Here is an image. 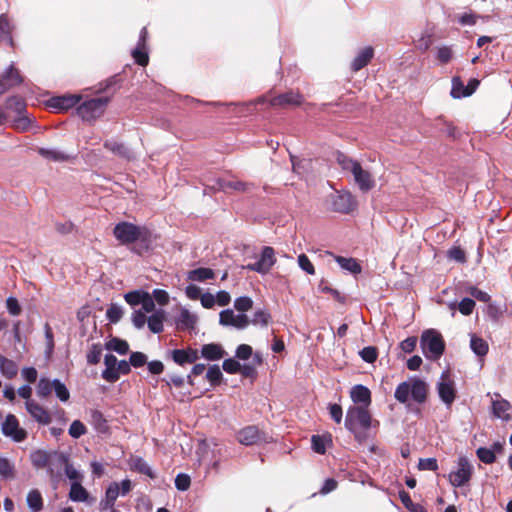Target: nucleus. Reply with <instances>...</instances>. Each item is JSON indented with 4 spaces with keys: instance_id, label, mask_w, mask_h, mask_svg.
<instances>
[{
    "instance_id": "c756f323",
    "label": "nucleus",
    "mask_w": 512,
    "mask_h": 512,
    "mask_svg": "<svg viewBox=\"0 0 512 512\" xmlns=\"http://www.w3.org/2000/svg\"><path fill=\"white\" fill-rule=\"evenodd\" d=\"M0 373L7 379H13L18 373V365L3 355H0Z\"/></svg>"
},
{
    "instance_id": "f8f14e48",
    "label": "nucleus",
    "mask_w": 512,
    "mask_h": 512,
    "mask_svg": "<svg viewBox=\"0 0 512 512\" xmlns=\"http://www.w3.org/2000/svg\"><path fill=\"white\" fill-rule=\"evenodd\" d=\"M438 395L442 402L450 407L455 400L456 391L453 381L449 378L447 373H442L437 383Z\"/></svg>"
},
{
    "instance_id": "9d476101",
    "label": "nucleus",
    "mask_w": 512,
    "mask_h": 512,
    "mask_svg": "<svg viewBox=\"0 0 512 512\" xmlns=\"http://www.w3.org/2000/svg\"><path fill=\"white\" fill-rule=\"evenodd\" d=\"M473 472V467L465 457L458 460L457 470L450 472L449 482L454 487H461L469 482Z\"/></svg>"
},
{
    "instance_id": "9b49d317",
    "label": "nucleus",
    "mask_w": 512,
    "mask_h": 512,
    "mask_svg": "<svg viewBox=\"0 0 512 512\" xmlns=\"http://www.w3.org/2000/svg\"><path fill=\"white\" fill-rule=\"evenodd\" d=\"M219 323L222 326H231L243 330L249 326L250 320L244 313L235 314L232 309H225L219 314Z\"/></svg>"
},
{
    "instance_id": "680f3d73",
    "label": "nucleus",
    "mask_w": 512,
    "mask_h": 512,
    "mask_svg": "<svg viewBox=\"0 0 512 512\" xmlns=\"http://www.w3.org/2000/svg\"><path fill=\"white\" fill-rule=\"evenodd\" d=\"M436 58L443 64L448 63L452 58V50L448 46L437 48Z\"/></svg>"
},
{
    "instance_id": "6e6d98bb",
    "label": "nucleus",
    "mask_w": 512,
    "mask_h": 512,
    "mask_svg": "<svg viewBox=\"0 0 512 512\" xmlns=\"http://www.w3.org/2000/svg\"><path fill=\"white\" fill-rule=\"evenodd\" d=\"M44 331H45V338H46L45 354L49 358L52 355L53 350H54V337H53L52 329L48 324L45 325Z\"/></svg>"
},
{
    "instance_id": "5fc2aeb1",
    "label": "nucleus",
    "mask_w": 512,
    "mask_h": 512,
    "mask_svg": "<svg viewBox=\"0 0 512 512\" xmlns=\"http://www.w3.org/2000/svg\"><path fill=\"white\" fill-rule=\"evenodd\" d=\"M298 265L299 267L305 271L307 274L309 275H314L315 274V268L313 266V264L311 263L310 259L308 258L307 255L305 254H300L298 256Z\"/></svg>"
},
{
    "instance_id": "f704fd0d",
    "label": "nucleus",
    "mask_w": 512,
    "mask_h": 512,
    "mask_svg": "<svg viewBox=\"0 0 512 512\" xmlns=\"http://www.w3.org/2000/svg\"><path fill=\"white\" fill-rule=\"evenodd\" d=\"M5 109L17 115L26 112V104L22 98L11 96L5 101Z\"/></svg>"
},
{
    "instance_id": "7c9ffc66",
    "label": "nucleus",
    "mask_w": 512,
    "mask_h": 512,
    "mask_svg": "<svg viewBox=\"0 0 512 512\" xmlns=\"http://www.w3.org/2000/svg\"><path fill=\"white\" fill-rule=\"evenodd\" d=\"M34 124V120L30 118L26 112L17 114L16 117L11 121V125L14 129L19 132L28 131Z\"/></svg>"
},
{
    "instance_id": "2eb2a0df",
    "label": "nucleus",
    "mask_w": 512,
    "mask_h": 512,
    "mask_svg": "<svg viewBox=\"0 0 512 512\" xmlns=\"http://www.w3.org/2000/svg\"><path fill=\"white\" fill-rule=\"evenodd\" d=\"M356 207V201L349 192H337L332 199V208L336 212L349 213Z\"/></svg>"
},
{
    "instance_id": "37998d69",
    "label": "nucleus",
    "mask_w": 512,
    "mask_h": 512,
    "mask_svg": "<svg viewBox=\"0 0 512 512\" xmlns=\"http://www.w3.org/2000/svg\"><path fill=\"white\" fill-rule=\"evenodd\" d=\"M145 293H146V291H144L142 289L133 290V291L127 292L124 295V299L130 306L135 307L137 305H141L142 299H143Z\"/></svg>"
},
{
    "instance_id": "69168bd1",
    "label": "nucleus",
    "mask_w": 512,
    "mask_h": 512,
    "mask_svg": "<svg viewBox=\"0 0 512 512\" xmlns=\"http://www.w3.org/2000/svg\"><path fill=\"white\" fill-rule=\"evenodd\" d=\"M475 307V302L471 298H464L460 301L458 308L463 315H470Z\"/></svg>"
},
{
    "instance_id": "4468645a",
    "label": "nucleus",
    "mask_w": 512,
    "mask_h": 512,
    "mask_svg": "<svg viewBox=\"0 0 512 512\" xmlns=\"http://www.w3.org/2000/svg\"><path fill=\"white\" fill-rule=\"evenodd\" d=\"M512 406L509 401L502 398L500 394L495 393L492 397V413L496 418L503 421H510L512 419L511 414Z\"/></svg>"
},
{
    "instance_id": "09e8293b",
    "label": "nucleus",
    "mask_w": 512,
    "mask_h": 512,
    "mask_svg": "<svg viewBox=\"0 0 512 512\" xmlns=\"http://www.w3.org/2000/svg\"><path fill=\"white\" fill-rule=\"evenodd\" d=\"M252 306H253V301L248 296L238 297L234 301V308L241 313H244V312L250 310L252 308Z\"/></svg>"
},
{
    "instance_id": "2f4dec72",
    "label": "nucleus",
    "mask_w": 512,
    "mask_h": 512,
    "mask_svg": "<svg viewBox=\"0 0 512 512\" xmlns=\"http://www.w3.org/2000/svg\"><path fill=\"white\" fill-rule=\"evenodd\" d=\"M197 322V317L188 309H182L178 318L177 325L181 329H193Z\"/></svg>"
},
{
    "instance_id": "3c124183",
    "label": "nucleus",
    "mask_w": 512,
    "mask_h": 512,
    "mask_svg": "<svg viewBox=\"0 0 512 512\" xmlns=\"http://www.w3.org/2000/svg\"><path fill=\"white\" fill-rule=\"evenodd\" d=\"M144 48H145V46H137L132 52L135 62L137 64H139L140 66H146L149 61L148 54L144 50Z\"/></svg>"
},
{
    "instance_id": "393cba45",
    "label": "nucleus",
    "mask_w": 512,
    "mask_h": 512,
    "mask_svg": "<svg viewBox=\"0 0 512 512\" xmlns=\"http://www.w3.org/2000/svg\"><path fill=\"white\" fill-rule=\"evenodd\" d=\"M89 422L94 429L101 434L109 431V425L103 413L97 409H92L89 412Z\"/></svg>"
},
{
    "instance_id": "bb28decb",
    "label": "nucleus",
    "mask_w": 512,
    "mask_h": 512,
    "mask_svg": "<svg viewBox=\"0 0 512 512\" xmlns=\"http://www.w3.org/2000/svg\"><path fill=\"white\" fill-rule=\"evenodd\" d=\"M350 397L354 403H362L365 406H368L371 402L370 390L361 384L352 387Z\"/></svg>"
},
{
    "instance_id": "338daca9",
    "label": "nucleus",
    "mask_w": 512,
    "mask_h": 512,
    "mask_svg": "<svg viewBox=\"0 0 512 512\" xmlns=\"http://www.w3.org/2000/svg\"><path fill=\"white\" fill-rule=\"evenodd\" d=\"M225 372L234 374L240 371L241 365L235 359L229 358L223 361L222 365Z\"/></svg>"
},
{
    "instance_id": "e433bc0d",
    "label": "nucleus",
    "mask_w": 512,
    "mask_h": 512,
    "mask_svg": "<svg viewBox=\"0 0 512 512\" xmlns=\"http://www.w3.org/2000/svg\"><path fill=\"white\" fill-rule=\"evenodd\" d=\"M471 94L472 90H469V87H465L459 78H453L451 89V96L453 98L459 99L462 97H468Z\"/></svg>"
},
{
    "instance_id": "f257e3e1",
    "label": "nucleus",
    "mask_w": 512,
    "mask_h": 512,
    "mask_svg": "<svg viewBox=\"0 0 512 512\" xmlns=\"http://www.w3.org/2000/svg\"><path fill=\"white\" fill-rule=\"evenodd\" d=\"M428 386L418 377H410L401 382L395 389L394 398L401 404H407L409 400L417 404L426 401Z\"/></svg>"
},
{
    "instance_id": "ddd939ff",
    "label": "nucleus",
    "mask_w": 512,
    "mask_h": 512,
    "mask_svg": "<svg viewBox=\"0 0 512 512\" xmlns=\"http://www.w3.org/2000/svg\"><path fill=\"white\" fill-rule=\"evenodd\" d=\"M21 83L22 76L19 70L13 64L9 65L5 72L0 75V95Z\"/></svg>"
},
{
    "instance_id": "c9c22d12",
    "label": "nucleus",
    "mask_w": 512,
    "mask_h": 512,
    "mask_svg": "<svg viewBox=\"0 0 512 512\" xmlns=\"http://www.w3.org/2000/svg\"><path fill=\"white\" fill-rule=\"evenodd\" d=\"M215 276L214 271L210 268H197L189 271L188 279L192 281H205L208 279H213Z\"/></svg>"
},
{
    "instance_id": "a211bd4d",
    "label": "nucleus",
    "mask_w": 512,
    "mask_h": 512,
    "mask_svg": "<svg viewBox=\"0 0 512 512\" xmlns=\"http://www.w3.org/2000/svg\"><path fill=\"white\" fill-rule=\"evenodd\" d=\"M352 174L361 191L368 192L375 186V181L370 172L364 170L360 164L354 169Z\"/></svg>"
},
{
    "instance_id": "79ce46f5",
    "label": "nucleus",
    "mask_w": 512,
    "mask_h": 512,
    "mask_svg": "<svg viewBox=\"0 0 512 512\" xmlns=\"http://www.w3.org/2000/svg\"><path fill=\"white\" fill-rule=\"evenodd\" d=\"M52 390H53L52 381L48 378H44V377L40 378V380L38 381L37 387H36L37 395L40 398H46L51 394Z\"/></svg>"
},
{
    "instance_id": "4d7b16f0",
    "label": "nucleus",
    "mask_w": 512,
    "mask_h": 512,
    "mask_svg": "<svg viewBox=\"0 0 512 512\" xmlns=\"http://www.w3.org/2000/svg\"><path fill=\"white\" fill-rule=\"evenodd\" d=\"M206 378L212 385L220 382V380L222 378V372H221L219 366L218 365L210 366L207 370Z\"/></svg>"
},
{
    "instance_id": "20e7f679",
    "label": "nucleus",
    "mask_w": 512,
    "mask_h": 512,
    "mask_svg": "<svg viewBox=\"0 0 512 512\" xmlns=\"http://www.w3.org/2000/svg\"><path fill=\"white\" fill-rule=\"evenodd\" d=\"M109 100V97H101L84 101L77 107V114L84 121H94L104 113Z\"/></svg>"
},
{
    "instance_id": "f03ea898",
    "label": "nucleus",
    "mask_w": 512,
    "mask_h": 512,
    "mask_svg": "<svg viewBox=\"0 0 512 512\" xmlns=\"http://www.w3.org/2000/svg\"><path fill=\"white\" fill-rule=\"evenodd\" d=\"M115 238L121 244H131L136 241L147 242L150 239V231L145 226H137L130 222H120L113 230Z\"/></svg>"
},
{
    "instance_id": "7ed1b4c3",
    "label": "nucleus",
    "mask_w": 512,
    "mask_h": 512,
    "mask_svg": "<svg viewBox=\"0 0 512 512\" xmlns=\"http://www.w3.org/2000/svg\"><path fill=\"white\" fill-rule=\"evenodd\" d=\"M420 345L424 356L429 360H438L445 350L442 335L434 329H428L422 333Z\"/></svg>"
},
{
    "instance_id": "13d9d810",
    "label": "nucleus",
    "mask_w": 512,
    "mask_h": 512,
    "mask_svg": "<svg viewBox=\"0 0 512 512\" xmlns=\"http://www.w3.org/2000/svg\"><path fill=\"white\" fill-rule=\"evenodd\" d=\"M361 358L367 363H373L378 356L377 349L372 346H367L359 352Z\"/></svg>"
},
{
    "instance_id": "e2e57ef3",
    "label": "nucleus",
    "mask_w": 512,
    "mask_h": 512,
    "mask_svg": "<svg viewBox=\"0 0 512 512\" xmlns=\"http://www.w3.org/2000/svg\"><path fill=\"white\" fill-rule=\"evenodd\" d=\"M130 365L138 368L147 362V356L142 352H132L129 358Z\"/></svg>"
},
{
    "instance_id": "774afa93",
    "label": "nucleus",
    "mask_w": 512,
    "mask_h": 512,
    "mask_svg": "<svg viewBox=\"0 0 512 512\" xmlns=\"http://www.w3.org/2000/svg\"><path fill=\"white\" fill-rule=\"evenodd\" d=\"M147 319L145 313L142 310H135L132 313V323L137 329H141L144 327Z\"/></svg>"
},
{
    "instance_id": "b1692460",
    "label": "nucleus",
    "mask_w": 512,
    "mask_h": 512,
    "mask_svg": "<svg viewBox=\"0 0 512 512\" xmlns=\"http://www.w3.org/2000/svg\"><path fill=\"white\" fill-rule=\"evenodd\" d=\"M373 55L374 50L371 46H367L360 50L351 63L352 70L355 72L361 70L370 62V60L373 58Z\"/></svg>"
},
{
    "instance_id": "a878e982",
    "label": "nucleus",
    "mask_w": 512,
    "mask_h": 512,
    "mask_svg": "<svg viewBox=\"0 0 512 512\" xmlns=\"http://www.w3.org/2000/svg\"><path fill=\"white\" fill-rule=\"evenodd\" d=\"M225 351L220 344H205L201 348V356L209 361L220 360L224 357Z\"/></svg>"
},
{
    "instance_id": "864d4df0",
    "label": "nucleus",
    "mask_w": 512,
    "mask_h": 512,
    "mask_svg": "<svg viewBox=\"0 0 512 512\" xmlns=\"http://www.w3.org/2000/svg\"><path fill=\"white\" fill-rule=\"evenodd\" d=\"M86 432L85 425L79 420L73 421L69 427V435L76 439L86 434Z\"/></svg>"
},
{
    "instance_id": "39448f33",
    "label": "nucleus",
    "mask_w": 512,
    "mask_h": 512,
    "mask_svg": "<svg viewBox=\"0 0 512 512\" xmlns=\"http://www.w3.org/2000/svg\"><path fill=\"white\" fill-rule=\"evenodd\" d=\"M371 424V416L369 412L362 407L352 406L348 409L345 418V427L355 433L357 427L367 429Z\"/></svg>"
},
{
    "instance_id": "ea45409f",
    "label": "nucleus",
    "mask_w": 512,
    "mask_h": 512,
    "mask_svg": "<svg viewBox=\"0 0 512 512\" xmlns=\"http://www.w3.org/2000/svg\"><path fill=\"white\" fill-rule=\"evenodd\" d=\"M106 348L108 350L115 351L120 355H125L129 350V345L125 340L112 338L109 342L106 343Z\"/></svg>"
},
{
    "instance_id": "412c9836",
    "label": "nucleus",
    "mask_w": 512,
    "mask_h": 512,
    "mask_svg": "<svg viewBox=\"0 0 512 512\" xmlns=\"http://www.w3.org/2000/svg\"><path fill=\"white\" fill-rule=\"evenodd\" d=\"M105 369L102 371V378L107 382L114 383L118 380L116 367L118 360L113 354H106L104 357Z\"/></svg>"
},
{
    "instance_id": "dca6fc26",
    "label": "nucleus",
    "mask_w": 512,
    "mask_h": 512,
    "mask_svg": "<svg viewBox=\"0 0 512 512\" xmlns=\"http://www.w3.org/2000/svg\"><path fill=\"white\" fill-rule=\"evenodd\" d=\"M172 360L180 365L192 364L199 359L198 350L193 348L187 349H174L170 352Z\"/></svg>"
},
{
    "instance_id": "de8ad7c7",
    "label": "nucleus",
    "mask_w": 512,
    "mask_h": 512,
    "mask_svg": "<svg viewBox=\"0 0 512 512\" xmlns=\"http://www.w3.org/2000/svg\"><path fill=\"white\" fill-rule=\"evenodd\" d=\"M123 315L122 307L117 304H111L106 311V317L111 323H117Z\"/></svg>"
},
{
    "instance_id": "72a5a7b5",
    "label": "nucleus",
    "mask_w": 512,
    "mask_h": 512,
    "mask_svg": "<svg viewBox=\"0 0 512 512\" xmlns=\"http://www.w3.org/2000/svg\"><path fill=\"white\" fill-rule=\"evenodd\" d=\"M27 505L32 512H39L43 508V499L41 493L33 489L27 495Z\"/></svg>"
},
{
    "instance_id": "aec40b11",
    "label": "nucleus",
    "mask_w": 512,
    "mask_h": 512,
    "mask_svg": "<svg viewBox=\"0 0 512 512\" xmlns=\"http://www.w3.org/2000/svg\"><path fill=\"white\" fill-rule=\"evenodd\" d=\"M121 496L119 483L112 482L105 492V497L100 501V509L108 510L114 507L115 501Z\"/></svg>"
},
{
    "instance_id": "8fccbe9b",
    "label": "nucleus",
    "mask_w": 512,
    "mask_h": 512,
    "mask_svg": "<svg viewBox=\"0 0 512 512\" xmlns=\"http://www.w3.org/2000/svg\"><path fill=\"white\" fill-rule=\"evenodd\" d=\"M0 476L4 478L14 477V466L5 457H0Z\"/></svg>"
},
{
    "instance_id": "c85d7f7f",
    "label": "nucleus",
    "mask_w": 512,
    "mask_h": 512,
    "mask_svg": "<svg viewBox=\"0 0 512 512\" xmlns=\"http://www.w3.org/2000/svg\"><path fill=\"white\" fill-rule=\"evenodd\" d=\"M165 319V312L162 309H158L152 313L147 319V325L152 333H161L163 331V322Z\"/></svg>"
},
{
    "instance_id": "a19ab883",
    "label": "nucleus",
    "mask_w": 512,
    "mask_h": 512,
    "mask_svg": "<svg viewBox=\"0 0 512 512\" xmlns=\"http://www.w3.org/2000/svg\"><path fill=\"white\" fill-rule=\"evenodd\" d=\"M52 384L53 390L57 398L62 402H67L70 398V393L66 385L62 383L59 379L52 380Z\"/></svg>"
},
{
    "instance_id": "603ef678",
    "label": "nucleus",
    "mask_w": 512,
    "mask_h": 512,
    "mask_svg": "<svg viewBox=\"0 0 512 512\" xmlns=\"http://www.w3.org/2000/svg\"><path fill=\"white\" fill-rule=\"evenodd\" d=\"M337 162L338 164L344 169L348 170L351 173L354 171V169L359 165L358 162L348 158L346 155L339 153L337 156Z\"/></svg>"
},
{
    "instance_id": "bf43d9fd",
    "label": "nucleus",
    "mask_w": 512,
    "mask_h": 512,
    "mask_svg": "<svg viewBox=\"0 0 512 512\" xmlns=\"http://www.w3.org/2000/svg\"><path fill=\"white\" fill-rule=\"evenodd\" d=\"M419 470L436 471L438 469V463L436 458H421L418 462Z\"/></svg>"
},
{
    "instance_id": "1a4fd4ad",
    "label": "nucleus",
    "mask_w": 512,
    "mask_h": 512,
    "mask_svg": "<svg viewBox=\"0 0 512 512\" xmlns=\"http://www.w3.org/2000/svg\"><path fill=\"white\" fill-rule=\"evenodd\" d=\"M276 263L275 251L270 246L263 247L259 260L255 263H249L245 269L255 271L259 274H267Z\"/></svg>"
},
{
    "instance_id": "f3484780",
    "label": "nucleus",
    "mask_w": 512,
    "mask_h": 512,
    "mask_svg": "<svg viewBox=\"0 0 512 512\" xmlns=\"http://www.w3.org/2000/svg\"><path fill=\"white\" fill-rule=\"evenodd\" d=\"M25 407L31 417L39 424L47 425L51 422L49 412L34 400L26 401Z\"/></svg>"
},
{
    "instance_id": "423d86ee",
    "label": "nucleus",
    "mask_w": 512,
    "mask_h": 512,
    "mask_svg": "<svg viewBox=\"0 0 512 512\" xmlns=\"http://www.w3.org/2000/svg\"><path fill=\"white\" fill-rule=\"evenodd\" d=\"M31 461L34 467L36 468H45L48 467V471L50 475L53 474V465H57V463H66L67 455L64 453H53L49 454L45 451L38 450L31 455Z\"/></svg>"
},
{
    "instance_id": "58836bf2",
    "label": "nucleus",
    "mask_w": 512,
    "mask_h": 512,
    "mask_svg": "<svg viewBox=\"0 0 512 512\" xmlns=\"http://www.w3.org/2000/svg\"><path fill=\"white\" fill-rule=\"evenodd\" d=\"M470 347L472 351L479 357L485 356L488 352L487 342L484 339L479 338L475 335L471 337Z\"/></svg>"
},
{
    "instance_id": "6e6552de",
    "label": "nucleus",
    "mask_w": 512,
    "mask_h": 512,
    "mask_svg": "<svg viewBox=\"0 0 512 512\" xmlns=\"http://www.w3.org/2000/svg\"><path fill=\"white\" fill-rule=\"evenodd\" d=\"M265 102H269V105L271 107L286 108V107H292V106H299L303 102V96L299 92L288 91L286 93L277 95L270 99H267L266 96L260 97L258 99V103H265Z\"/></svg>"
},
{
    "instance_id": "052dcab7",
    "label": "nucleus",
    "mask_w": 512,
    "mask_h": 512,
    "mask_svg": "<svg viewBox=\"0 0 512 512\" xmlns=\"http://www.w3.org/2000/svg\"><path fill=\"white\" fill-rule=\"evenodd\" d=\"M448 258L451 260H454L458 263H465L466 262V254L463 249L460 247H452L447 252Z\"/></svg>"
},
{
    "instance_id": "473e14b6",
    "label": "nucleus",
    "mask_w": 512,
    "mask_h": 512,
    "mask_svg": "<svg viewBox=\"0 0 512 512\" xmlns=\"http://www.w3.org/2000/svg\"><path fill=\"white\" fill-rule=\"evenodd\" d=\"M335 260L343 270H346L352 274L361 273V266L354 258L336 256Z\"/></svg>"
},
{
    "instance_id": "a18cd8bd",
    "label": "nucleus",
    "mask_w": 512,
    "mask_h": 512,
    "mask_svg": "<svg viewBox=\"0 0 512 512\" xmlns=\"http://www.w3.org/2000/svg\"><path fill=\"white\" fill-rule=\"evenodd\" d=\"M271 319V315L265 310H258L254 313L250 323L266 327Z\"/></svg>"
},
{
    "instance_id": "cd10ccee",
    "label": "nucleus",
    "mask_w": 512,
    "mask_h": 512,
    "mask_svg": "<svg viewBox=\"0 0 512 512\" xmlns=\"http://www.w3.org/2000/svg\"><path fill=\"white\" fill-rule=\"evenodd\" d=\"M38 153L44 159L53 162H65L70 159V155L57 148H39Z\"/></svg>"
},
{
    "instance_id": "4be33fe9",
    "label": "nucleus",
    "mask_w": 512,
    "mask_h": 512,
    "mask_svg": "<svg viewBox=\"0 0 512 512\" xmlns=\"http://www.w3.org/2000/svg\"><path fill=\"white\" fill-rule=\"evenodd\" d=\"M260 431L256 426H247L237 434L238 441L246 446L256 444L260 440Z\"/></svg>"
},
{
    "instance_id": "0e129e2a",
    "label": "nucleus",
    "mask_w": 512,
    "mask_h": 512,
    "mask_svg": "<svg viewBox=\"0 0 512 512\" xmlns=\"http://www.w3.org/2000/svg\"><path fill=\"white\" fill-rule=\"evenodd\" d=\"M6 307L12 316H18L21 313V306L15 297H8L6 300Z\"/></svg>"
},
{
    "instance_id": "49530a36",
    "label": "nucleus",
    "mask_w": 512,
    "mask_h": 512,
    "mask_svg": "<svg viewBox=\"0 0 512 512\" xmlns=\"http://www.w3.org/2000/svg\"><path fill=\"white\" fill-rule=\"evenodd\" d=\"M102 356L101 344H93L87 353V362L91 365H95L100 362Z\"/></svg>"
},
{
    "instance_id": "5701e85b",
    "label": "nucleus",
    "mask_w": 512,
    "mask_h": 512,
    "mask_svg": "<svg viewBox=\"0 0 512 512\" xmlns=\"http://www.w3.org/2000/svg\"><path fill=\"white\" fill-rule=\"evenodd\" d=\"M104 146L113 154L121 158L131 160L135 157L134 153L125 144L118 142L116 140H107L104 143Z\"/></svg>"
},
{
    "instance_id": "4c0bfd02",
    "label": "nucleus",
    "mask_w": 512,
    "mask_h": 512,
    "mask_svg": "<svg viewBox=\"0 0 512 512\" xmlns=\"http://www.w3.org/2000/svg\"><path fill=\"white\" fill-rule=\"evenodd\" d=\"M69 497L75 502H85L88 499V492L80 483L74 482L71 485Z\"/></svg>"
},
{
    "instance_id": "0eeeda50",
    "label": "nucleus",
    "mask_w": 512,
    "mask_h": 512,
    "mask_svg": "<svg viewBox=\"0 0 512 512\" xmlns=\"http://www.w3.org/2000/svg\"><path fill=\"white\" fill-rule=\"evenodd\" d=\"M1 431L5 437L16 443L23 442L27 438V431L21 428L19 421L13 414H8L1 425Z\"/></svg>"
},
{
    "instance_id": "6ab92c4d",
    "label": "nucleus",
    "mask_w": 512,
    "mask_h": 512,
    "mask_svg": "<svg viewBox=\"0 0 512 512\" xmlns=\"http://www.w3.org/2000/svg\"><path fill=\"white\" fill-rule=\"evenodd\" d=\"M80 100V95L56 96L49 100V106L58 111H65L74 107Z\"/></svg>"
},
{
    "instance_id": "c03bdc74",
    "label": "nucleus",
    "mask_w": 512,
    "mask_h": 512,
    "mask_svg": "<svg viewBox=\"0 0 512 512\" xmlns=\"http://www.w3.org/2000/svg\"><path fill=\"white\" fill-rule=\"evenodd\" d=\"M477 457L485 464H492L496 460V455L489 448L480 447L476 451Z\"/></svg>"
}]
</instances>
